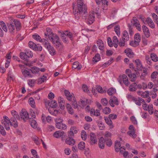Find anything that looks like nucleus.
Here are the masks:
<instances>
[{
	"mask_svg": "<svg viewBox=\"0 0 158 158\" xmlns=\"http://www.w3.org/2000/svg\"><path fill=\"white\" fill-rule=\"evenodd\" d=\"M105 139L103 137H101L99 139L98 142L99 147L101 149H104L105 146Z\"/></svg>",
	"mask_w": 158,
	"mask_h": 158,
	"instance_id": "aec40b11",
	"label": "nucleus"
},
{
	"mask_svg": "<svg viewBox=\"0 0 158 158\" xmlns=\"http://www.w3.org/2000/svg\"><path fill=\"white\" fill-rule=\"evenodd\" d=\"M17 119V118H11L10 119V125L12 126L15 128L17 127L18 126V123Z\"/></svg>",
	"mask_w": 158,
	"mask_h": 158,
	"instance_id": "f8f14e48",
	"label": "nucleus"
},
{
	"mask_svg": "<svg viewBox=\"0 0 158 158\" xmlns=\"http://www.w3.org/2000/svg\"><path fill=\"white\" fill-rule=\"evenodd\" d=\"M64 93L67 98L69 101H70L72 98L73 100H74V99H75L74 94L73 93L71 94L68 90H65L64 91Z\"/></svg>",
	"mask_w": 158,
	"mask_h": 158,
	"instance_id": "9d476101",
	"label": "nucleus"
},
{
	"mask_svg": "<svg viewBox=\"0 0 158 158\" xmlns=\"http://www.w3.org/2000/svg\"><path fill=\"white\" fill-rule=\"evenodd\" d=\"M66 106L68 113L70 114H73L74 113V111L70 105L69 104H67Z\"/></svg>",
	"mask_w": 158,
	"mask_h": 158,
	"instance_id": "bb28decb",
	"label": "nucleus"
},
{
	"mask_svg": "<svg viewBox=\"0 0 158 158\" xmlns=\"http://www.w3.org/2000/svg\"><path fill=\"white\" fill-rule=\"evenodd\" d=\"M116 92L115 89L114 88H111L107 90V93L109 95H112Z\"/></svg>",
	"mask_w": 158,
	"mask_h": 158,
	"instance_id": "e433bc0d",
	"label": "nucleus"
},
{
	"mask_svg": "<svg viewBox=\"0 0 158 158\" xmlns=\"http://www.w3.org/2000/svg\"><path fill=\"white\" fill-rule=\"evenodd\" d=\"M95 19V15L93 13H91L89 14L88 19V22L89 24H91L92 23Z\"/></svg>",
	"mask_w": 158,
	"mask_h": 158,
	"instance_id": "6ab92c4d",
	"label": "nucleus"
},
{
	"mask_svg": "<svg viewBox=\"0 0 158 158\" xmlns=\"http://www.w3.org/2000/svg\"><path fill=\"white\" fill-rule=\"evenodd\" d=\"M46 36H48L49 38L52 43L54 44L56 48H58L60 45L61 43L59 41V39L58 36L56 34L51 33L50 34V33L45 34Z\"/></svg>",
	"mask_w": 158,
	"mask_h": 158,
	"instance_id": "7ed1b4c3",
	"label": "nucleus"
},
{
	"mask_svg": "<svg viewBox=\"0 0 158 158\" xmlns=\"http://www.w3.org/2000/svg\"><path fill=\"white\" fill-rule=\"evenodd\" d=\"M28 46L30 48L35 51H36L38 50V46L32 41L29 42Z\"/></svg>",
	"mask_w": 158,
	"mask_h": 158,
	"instance_id": "4be33fe9",
	"label": "nucleus"
},
{
	"mask_svg": "<svg viewBox=\"0 0 158 158\" xmlns=\"http://www.w3.org/2000/svg\"><path fill=\"white\" fill-rule=\"evenodd\" d=\"M114 29V31L117 35L118 36H119L120 35V26L118 25H117L115 26Z\"/></svg>",
	"mask_w": 158,
	"mask_h": 158,
	"instance_id": "ea45409f",
	"label": "nucleus"
},
{
	"mask_svg": "<svg viewBox=\"0 0 158 158\" xmlns=\"http://www.w3.org/2000/svg\"><path fill=\"white\" fill-rule=\"evenodd\" d=\"M122 39H123L126 41H128L129 40V36L128 33L127 31H123Z\"/></svg>",
	"mask_w": 158,
	"mask_h": 158,
	"instance_id": "2f4dec72",
	"label": "nucleus"
},
{
	"mask_svg": "<svg viewBox=\"0 0 158 158\" xmlns=\"http://www.w3.org/2000/svg\"><path fill=\"white\" fill-rule=\"evenodd\" d=\"M128 76L131 78V81L132 82L135 81L136 77V75L134 73L128 74Z\"/></svg>",
	"mask_w": 158,
	"mask_h": 158,
	"instance_id": "6e6d98bb",
	"label": "nucleus"
},
{
	"mask_svg": "<svg viewBox=\"0 0 158 158\" xmlns=\"http://www.w3.org/2000/svg\"><path fill=\"white\" fill-rule=\"evenodd\" d=\"M77 132V128L74 126L71 127L70 128V131L69 133V135L71 137L73 136L74 134H76Z\"/></svg>",
	"mask_w": 158,
	"mask_h": 158,
	"instance_id": "5701e85b",
	"label": "nucleus"
},
{
	"mask_svg": "<svg viewBox=\"0 0 158 158\" xmlns=\"http://www.w3.org/2000/svg\"><path fill=\"white\" fill-rule=\"evenodd\" d=\"M29 121L32 127L34 128H36L37 127V124L35 120L32 118H30Z\"/></svg>",
	"mask_w": 158,
	"mask_h": 158,
	"instance_id": "72a5a7b5",
	"label": "nucleus"
},
{
	"mask_svg": "<svg viewBox=\"0 0 158 158\" xmlns=\"http://www.w3.org/2000/svg\"><path fill=\"white\" fill-rule=\"evenodd\" d=\"M133 24L135 26L140 24L139 21L135 17H133Z\"/></svg>",
	"mask_w": 158,
	"mask_h": 158,
	"instance_id": "bf43d9fd",
	"label": "nucleus"
},
{
	"mask_svg": "<svg viewBox=\"0 0 158 158\" xmlns=\"http://www.w3.org/2000/svg\"><path fill=\"white\" fill-rule=\"evenodd\" d=\"M127 41H126L123 39H120L118 42V44L120 47H123L125 45V42Z\"/></svg>",
	"mask_w": 158,
	"mask_h": 158,
	"instance_id": "58836bf2",
	"label": "nucleus"
},
{
	"mask_svg": "<svg viewBox=\"0 0 158 158\" xmlns=\"http://www.w3.org/2000/svg\"><path fill=\"white\" fill-rule=\"evenodd\" d=\"M61 36L62 40L65 43H67L68 42V40L66 37V36L64 35V33L61 34Z\"/></svg>",
	"mask_w": 158,
	"mask_h": 158,
	"instance_id": "69168bd1",
	"label": "nucleus"
},
{
	"mask_svg": "<svg viewBox=\"0 0 158 158\" xmlns=\"http://www.w3.org/2000/svg\"><path fill=\"white\" fill-rule=\"evenodd\" d=\"M90 144L93 145L96 143L97 142L96 136L94 133H91L90 134Z\"/></svg>",
	"mask_w": 158,
	"mask_h": 158,
	"instance_id": "9b49d317",
	"label": "nucleus"
},
{
	"mask_svg": "<svg viewBox=\"0 0 158 158\" xmlns=\"http://www.w3.org/2000/svg\"><path fill=\"white\" fill-rule=\"evenodd\" d=\"M149 94V92L148 91H146L144 92H143L141 97L143 98H147Z\"/></svg>",
	"mask_w": 158,
	"mask_h": 158,
	"instance_id": "13d9d810",
	"label": "nucleus"
},
{
	"mask_svg": "<svg viewBox=\"0 0 158 158\" xmlns=\"http://www.w3.org/2000/svg\"><path fill=\"white\" fill-rule=\"evenodd\" d=\"M145 60L147 63L149 65H151L152 62L149 55H146L145 57Z\"/></svg>",
	"mask_w": 158,
	"mask_h": 158,
	"instance_id": "e2e57ef3",
	"label": "nucleus"
},
{
	"mask_svg": "<svg viewBox=\"0 0 158 158\" xmlns=\"http://www.w3.org/2000/svg\"><path fill=\"white\" fill-rule=\"evenodd\" d=\"M152 16L153 18L154 21L156 23V21H158V16L155 13H153V14H152Z\"/></svg>",
	"mask_w": 158,
	"mask_h": 158,
	"instance_id": "774afa93",
	"label": "nucleus"
},
{
	"mask_svg": "<svg viewBox=\"0 0 158 158\" xmlns=\"http://www.w3.org/2000/svg\"><path fill=\"white\" fill-rule=\"evenodd\" d=\"M72 137H69L66 138L65 141L66 144L71 145H73L75 144V141Z\"/></svg>",
	"mask_w": 158,
	"mask_h": 158,
	"instance_id": "f3484780",
	"label": "nucleus"
},
{
	"mask_svg": "<svg viewBox=\"0 0 158 158\" xmlns=\"http://www.w3.org/2000/svg\"><path fill=\"white\" fill-rule=\"evenodd\" d=\"M134 40L139 43L141 40V37L140 34L138 33L136 34L134 36Z\"/></svg>",
	"mask_w": 158,
	"mask_h": 158,
	"instance_id": "3c124183",
	"label": "nucleus"
},
{
	"mask_svg": "<svg viewBox=\"0 0 158 158\" xmlns=\"http://www.w3.org/2000/svg\"><path fill=\"white\" fill-rule=\"evenodd\" d=\"M63 33L66 36L69 37L71 40H73V35L71 32L67 31H64Z\"/></svg>",
	"mask_w": 158,
	"mask_h": 158,
	"instance_id": "a18cd8bd",
	"label": "nucleus"
},
{
	"mask_svg": "<svg viewBox=\"0 0 158 158\" xmlns=\"http://www.w3.org/2000/svg\"><path fill=\"white\" fill-rule=\"evenodd\" d=\"M114 148L116 152H118L120 150L121 148V144L119 141H117L115 142Z\"/></svg>",
	"mask_w": 158,
	"mask_h": 158,
	"instance_id": "473e14b6",
	"label": "nucleus"
},
{
	"mask_svg": "<svg viewBox=\"0 0 158 158\" xmlns=\"http://www.w3.org/2000/svg\"><path fill=\"white\" fill-rule=\"evenodd\" d=\"M8 29L11 34H13L15 31L16 28L17 30H19L21 27V23L17 20H13L8 25Z\"/></svg>",
	"mask_w": 158,
	"mask_h": 158,
	"instance_id": "f03ea898",
	"label": "nucleus"
},
{
	"mask_svg": "<svg viewBox=\"0 0 158 158\" xmlns=\"http://www.w3.org/2000/svg\"><path fill=\"white\" fill-rule=\"evenodd\" d=\"M25 52H21L19 55L21 58L23 60H27V58H31L33 56L32 52L29 49H25Z\"/></svg>",
	"mask_w": 158,
	"mask_h": 158,
	"instance_id": "39448f33",
	"label": "nucleus"
},
{
	"mask_svg": "<svg viewBox=\"0 0 158 158\" xmlns=\"http://www.w3.org/2000/svg\"><path fill=\"white\" fill-rule=\"evenodd\" d=\"M105 141L106 145L108 147H110L112 145V142L111 139L110 138H106Z\"/></svg>",
	"mask_w": 158,
	"mask_h": 158,
	"instance_id": "4d7b16f0",
	"label": "nucleus"
},
{
	"mask_svg": "<svg viewBox=\"0 0 158 158\" xmlns=\"http://www.w3.org/2000/svg\"><path fill=\"white\" fill-rule=\"evenodd\" d=\"M111 111L110 108L108 107H106L104 108L102 110V112L105 114H108Z\"/></svg>",
	"mask_w": 158,
	"mask_h": 158,
	"instance_id": "09e8293b",
	"label": "nucleus"
},
{
	"mask_svg": "<svg viewBox=\"0 0 158 158\" xmlns=\"http://www.w3.org/2000/svg\"><path fill=\"white\" fill-rule=\"evenodd\" d=\"M81 136L82 139L84 140H85L87 138L86 132L84 130H82L81 133Z\"/></svg>",
	"mask_w": 158,
	"mask_h": 158,
	"instance_id": "603ef678",
	"label": "nucleus"
},
{
	"mask_svg": "<svg viewBox=\"0 0 158 158\" xmlns=\"http://www.w3.org/2000/svg\"><path fill=\"white\" fill-rule=\"evenodd\" d=\"M11 114L12 115V118H17V119H19V116L18 115L17 112L15 110H13L11 111Z\"/></svg>",
	"mask_w": 158,
	"mask_h": 158,
	"instance_id": "79ce46f5",
	"label": "nucleus"
},
{
	"mask_svg": "<svg viewBox=\"0 0 158 158\" xmlns=\"http://www.w3.org/2000/svg\"><path fill=\"white\" fill-rule=\"evenodd\" d=\"M150 58L152 60L155 62H156L158 61V57L154 53H152L151 54Z\"/></svg>",
	"mask_w": 158,
	"mask_h": 158,
	"instance_id": "c9c22d12",
	"label": "nucleus"
},
{
	"mask_svg": "<svg viewBox=\"0 0 158 158\" xmlns=\"http://www.w3.org/2000/svg\"><path fill=\"white\" fill-rule=\"evenodd\" d=\"M79 64V63L78 61L74 62L73 64V68L77 69L78 70H80L81 68V66Z\"/></svg>",
	"mask_w": 158,
	"mask_h": 158,
	"instance_id": "f704fd0d",
	"label": "nucleus"
},
{
	"mask_svg": "<svg viewBox=\"0 0 158 158\" xmlns=\"http://www.w3.org/2000/svg\"><path fill=\"white\" fill-rule=\"evenodd\" d=\"M33 38L37 41H40V36L36 33L34 34L32 36Z\"/></svg>",
	"mask_w": 158,
	"mask_h": 158,
	"instance_id": "0e129e2a",
	"label": "nucleus"
},
{
	"mask_svg": "<svg viewBox=\"0 0 158 158\" xmlns=\"http://www.w3.org/2000/svg\"><path fill=\"white\" fill-rule=\"evenodd\" d=\"M40 42L42 43L45 47L48 50L50 54L51 55L53 56L55 55L56 51L54 48L51 45L48 41L44 39H43L40 40Z\"/></svg>",
	"mask_w": 158,
	"mask_h": 158,
	"instance_id": "20e7f679",
	"label": "nucleus"
},
{
	"mask_svg": "<svg viewBox=\"0 0 158 158\" xmlns=\"http://www.w3.org/2000/svg\"><path fill=\"white\" fill-rule=\"evenodd\" d=\"M118 80L121 84L123 83L125 85L127 86L130 84L128 77L125 74H123L122 76H119L118 78Z\"/></svg>",
	"mask_w": 158,
	"mask_h": 158,
	"instance_id": "423d86ee",
	"label": "nucleus"
},
{
	"mask_svg": "<svg viewBox=\"0 0 158 158\" xmlns=\"http://www.w3.org/2000/svg\"><path fill=\"white\" fill-rule=\"evenodd\" d=\"M85 145L84 142H80L78 144V148L81 150H83L85 148Z\"/></svg>",
	"mask_w": 158,
	"mask_h": 158,
	"instance_id": "de8ad7c7",
	"label": "nucleus"
},
{
	"mask_svg": "<svg viewBox=\"0 0 158 158\" xmlns=\"http://www.w3.org/2000/svg\"><path fill=\"white\" fill-rule=\"evenodd\" d=\"M31 72L32 73H36L39 72L40 71V69L38 68H37L35 66L32 67L31 70Z\"/></svg>",
	"mask_w": 158,
	"mask_h": 158,
	"instance_id": "864d4df0",
	"label": "nucleus"
},
{
	"mask_svg": "<svg viewBox=\"0 0 158 158\" xmlns=\"http://www.w3.org/2000/svg\"><path fill=\"white\" fill-rule=\"evenodd\" d=\"M58 102L59 104V106L60 108L63 109L64 108V105L63 104L64 103V99L61 97H60L58 99Z\"/></svg>",
	"mask_w": 158,
	"mask_h": 158,
	"instance_id": "7c9ffc66",
	"label": "nucleus"
},
{
	"mask_svg": "<svg viewBox=\"0 0 158 158\" xmlns=\"http://www.w3.org/2000/svg\"><path fill=\"white\" fill-rule=\"evenodd\" d=\"M0 24L2 29L6 32L7 31V28L5 23L3 21H0Z\"/></svg>",
	"mask_w": 158,
	"mask_h": 158,
	"instance_id": "4c0bfd02",
	"label": "nucleus"
},
{
	"mask_svg": "<svg viewBox=\"0 0 158 158\" xmlns=\"http://www.w3.org/2000/svg\"><path fill=\"white\" fill-rule=\"evenodd\" d=\"M137 89V84L135 83H134L131 85L129 86V90L131 92L135 91Z\"/></svg>",
	"mask_w": 158,
	"mask_h": 158,
	"instance_id": "c85d7f7f",
	"label": "nucleus"
},
{
	"mask_svg": "<svg viewBox=\"0 0 158 158\" xmlns=\"http://www.w3.org/2000/svg\"><path fill=\"white\" fill-rule=\"evenodd\" d=\"M133 101L135 102L137 105L139 106H141V103L145 102L144 100L140 97H138V98H135Z\"/></svg>",
	"mask_w": 158,
	"mask_h": 158,
	"instance_id": "412c9836",
	"label": "nucleus"
},
{
	"mask_svg": "<svg viewBox=\"0 0 158 158\" xmlns=\"http://www.w3.org/2000/svg\"><path fill=\"white\" fill-rule=\"evenodd\" d=\"M148 109L146 110L148 111L150 114H152L153 112V106L152 104H149L148 105Z\"/></svg>",
	"mask_w": 158,
	"mask_h": 158,
	"instance_id": "8fccbe9b",
	"label": "nucleus"
},
{
	"mask_svg": "<svg viewBox=\"0 0 158 158\" xmlns=\"http://www.w3.org/2000/svg\"><path fill=\"white\" fill-rule=\"evenodd\" d=\"M127 134L131 137L133 138H135L136 137V135L135 134V131H129L127 132Z\"/></svg>",
	"mask_w": 158,
	"mask_h": 158,
	"instance_id": "a19ab883",
	"label": "nucleus"
},
{
	"mask_svg": "<svg viewBox=\"0 0 158 158\" xmlns=\"http://www.w3.org/2000/svg\"><path fill=\"white\" fill-rule=\"evenodd\" d=\"M77 9H76L73 7V11L75 17L76 19H78L82 15L87 13V8L84 4L83 0H77Z\"/></svg>",
	"mask_w": 158,
	"mask_h": 158,
	"instance_id": "f257e3e1",
	"label": "nucleus"
},
{
	"mask_svg": "<svg viewBox=\"0 0 158 158\" xmlns=\"http://www.w3.org/2000/svg\"><path fill=\"white\" fill-rule=\"evenodd\" d=\"M145 24H148V25L152 28H153L155 27V24L152 19L150 18H147L145 20Z\"/></svg>",
	"mask_w": 158,
	"mask_h": 158,
	"instance_id": "ddd939ff",
	"label": "nucleus"
},
{
	"mask_svg": "<svg viewBox=\"0 0 158 158\" xmlns=\"http://www.w3.org/2000/svg\"><path fill=\"white\" fill-rule=\"evenodd\" d=\"M101 57L99 54H97L93 58V61L95 62H97L100 60Z\"/></svg>",
	"mask_w": 158,
	"mask_h": 158,
	"instance_id": "5fc2aeb1",
	"label": "nucleus"
},
{
	"mask_svg": "<svg viewBox=\"0 0 158 158\" xmlns=\"http://www.w3.org/2000/svg\"><path fill=\"white\" fill-rule=\"evenodd\" d=\"M158 75V71L153 72L151 75V77L152 79L156 78Z\"/></svg>",
	"mask_w": 158,
	"mask_h": 158,
	"instance_id": "052dcab7",
	"label": "nucleus"
},
{
	"mask_svg": "<svg viewBox=\"0 0 158 158\" xmlns=\"http://www.w3.org/2000/svg\"><path fill=\"white\" fill-rule=\"evenodd\" d=\"M97 46L99 49L101 50H103L105 47L103 42L100 39H98L97 42Z\"/></svg>",
	"mask_w": 158,
	"mask_h": 158,
	"instance_id": "a211bd4d",
	"label": "nucleus"
},
{
	"mask_svg": "<svg viewBox=\"0 0 158 158\" xmlns=\"http://www.w3.org/2000/svg\"><path fill=\"white\" fill-rule=\"evenodd\" d=\"M113 46L115 48H117L118 45V40L117 37L114 36L113 38Z\"/></svg>",
	"mask_w": 158,
	"mask_h": 158,
	"instance_id": "c756f323",
	"label": "nucleus"
},
{
	"mask_svg": "<svg viewBox=\"0 0 158 158\" xmlns=\"http://www.w3.org/2000/svg\"><path fill=\"white\" fill-rule=\"evenodd\" d=\"M124 52L126 54V55L129 57L132 58L134 56V53L132 52V50L130 48H127L124 51Z\"/></svg>",
	"mask_w": 158,
	"mask_h": 158,
	"instance_id": "dca6fc26",
	"label": "nucleus"
},
{
	"mask_svg": "<svg viewBox=\"0 0 158 158\" xmlns=\"http://www.w3.org/2000/svg\"><path fill=\"white\" fill-rule=\"evenodd\" d=\"M64 131L61 130L56 131L53 134V136L56 138H59L60 137H62L63 136L65 135Z\"/></svg>",
	"mask_w": 158,
	"mask_h": 158,
	"instance_id": "4468645a",
	"label": "nucleus"
},
{
	"mask_svg": "<svg viewBox=\"0 0 158 158\" xmlns=\"http://www.w3.org/2000/svg\"><path fill=\"white\" fill-rule=\"evenodd\" d=\"M20 115L21 118L25 122L29 118V114L27 111L22 110Z\"/></svg>",
	"mask_w": 158,
	"mask_h": 158,
	"instance_id": "1a4fd4ad",
	"label": "nucleus"
},
{
	"mask_svg": "<svg viewBox=\"0 0 158 158\" xmlns=\"http://www.w3.org/2000/svg\"><path fill=\"white\" fill-rule=\"evenodd\" d=\"M110 105L112 107H114L115 106L118 105L119 102L118 98L115 96H112L110 97L109 101Z\"/></svg>",
	"mask_w": 158,
	"mask_h": 158,
	"instance_id": "6e6552de",
	"label": "nucleus"
},
{
	"mask_svg": "<svg viewBox=\"0 0 158 158\" xmlns=\"http://www.w3.org/2000/svg\"><path fill=\"white\" fill-rule=\"evenodd\" d=\"M48 105L52 108H56L57 106V102L54 100H52L50 101H48Z\"/></svg>",
	"mask_w": 158,
	"mask_h": 158,
	"instance_id": "393cba45",
	"label": "nucleus"
},
{
	"mask_svg": "<svg viewBox=\"0 0 158 158\" xmlns=\"http://www.w3.org/2000/svg\"><path fill=\"white\" fill-rule=\"evenodd\" d=\"M142 29L145 35L147 38L150 35V33L148 28L145 25L143 26Z\"/></svg>",
	"mask_w": 158,
	"mask_h": 158,
	"instance_id": "2eb2a0df",
	"label": "nucleus"
},
{
	"mask_svg": "<svg viewBox=\"0 0 158 158\" xmlns=\"http://www.w3.org/2000/svg\"><path fill=\"white\" fill-rule=\"evenodd\" d=\"M139 43L134 40V41H131L130 43V44L132 46L136 47L139 45Z\"/></svg>",
	"mask_w": 158,
	"mask_h": 158,
	"instance_id": "680f3d73",
	"label": "nucleus"
},
{
	"mask_svg": "<svg viewBox=\"0 0 158 158\" xmlns=\"http://www.w3.org/2000/svg\"><path fill=\"white\" fill-rule=\"evenodd\" d=\"M29 103L31 107L32 108H35V102L34 99L32 98H30L29 99Z\"/></svg>",
	"mask_w": 158,
	"mask_h": 158,
	"instance_id": "37998d69",
	"label": "nucleus"
},
{
	"mask_svg": "<svg viewBox=\"0 0 158 158\" xmlns=\"http://www.w3.org/2000/svg\"><path fill=\"white\" fill-rule=\"evenodd\" d=\"M106 123L109 125L110 126V128H112L114 127L113 123L111 119L109 118V117H104Z\"/></svg>",
	"mask_w": 158,
	"mask_h": 158,
	"instance_id": "b1692460",
	"label": "nucleus"
},
{
	"mask_svg": "<svg viewBox=\"0 0 158 158\" xmlns=\"http://www.w3.org/2000/svg\"><path fill=\"white\" fill-rule=\"evenodd\" d=\"M135 63L137 69L139 70H141L142 69V64L140 60L137 59L135 60Z\"/></svg>",
	"mask_w": 158,
	"mask_h": 158,
	"instance_id": "cd10ccee",
	"label": "nucleus"
},
{
	"mask_svg": "<svg viewBox=\"0 0 158 158\" xmlns=\"http://www.w3.org/2000/svg\"><path fill=\"white\" fill-rule=\"evenodd\" d=\"M22 71L23 74L26 77H32L31 73V70L22 69Z\"/></svg>",
	"mask_w": 158,
	"mask_h": 158,
	"instance_id": "a878e982",
	"label": "nucleus"
},
{
	"mask_svg": "<svg viewBox=\"0 0 158 158\" xmlns=\"http://www.w3.org/2000/svg\"><path fill=\"white\" fill-rule=\"evenodd\" d=\"M101 102L103 106H107L109 103L108 101L106 98H103L101 99Z\"/></svg>",
	"mask_w": 158,
	"mask_h": 158,
	"instance_id": "c03bdc74",
	"label": "nucleus"
},
{
	"mask_svg": "<svg viewBox=\"0 0 158 158\" xmlns=\"http://www.w3.org/2000/svg\"><path fill=\"white\" fill-rule=\"evenodd\" d=\"M3 118L4 119L2 121V123L4 126L6 130H9L10 129L9 127L10 119L8 117L6 116H4L3 117Z\"/></svg>",
	"mask_w": 158,
	"mask_h": 158,
	"instance_id": "0eeeda50",
	"label": "nucleus"
},
{
	"mask_svg": "<svg viewBox=\"0 0 158 158\" xmlns=\"http://www.w3.org/2000/svg\"><path fill=\"white\" fill-rule=\"evenodd\" d=\"M130 119L132 122L135 125H137V120L134 116H131L130 118Z\"/></svg>",
	"mask_w": 158,
	"mask_h": 158,
	"instance_id": "338daca9",
	"label": "nucleus"
},
{
	"mask_svg": "<svg viewBox=\"0 0 158 158\" xmlns=\"http://www.w3.org/2000/svg\"><path fill=\"white\" fill-rule=\"evenodd\" d=\"M97 123L100 129L101 130H104L105 128V126L102 122L101 121H98Z\"/></svg>",
	"mask_w": 158,
	"mask_h": 158,
	"instance_id": "49530a36",
	"label": "nucleus"
}]
</instances>
